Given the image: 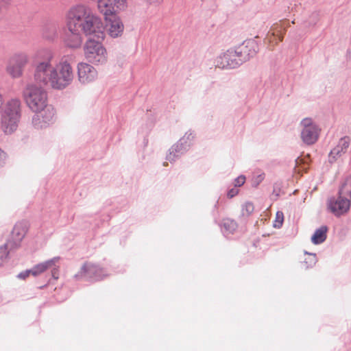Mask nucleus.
<instances>
[{
  "mask_svg": "<svg viewBox=\"0 0 351 351\" xmlns=\"http://www.w3.org/2000/svg\"><path fill=\"white\" fill-rule=\"evenodd\" d=\"M53 57V51L49 48H42L36 51L34 58L38 62L34 69V81L39 86H49L55 90H63L74 79L71 66L73 56H62L55 66L51 64Z\"/></svg>",
  "mask_w": 351,
  "mask_h": 351,
  "instance_id": "nucleus-1",
  "label": "nucleus"
},
{
  "mask_svg": "<svg viewBox=\"0 0 351 351\" xmlns=\"http://www.w3.org/2000/svg\"><path fill=\"white\" fill-rule=\"evenodd\" d=\"M21 102L19 99L8 101L1 111L0 128L5 134L13 133L21 117Z\"/></svg>",
  "mask_w": 351,
  "mask_h": 351,
  "instance_id": "nucleus-2",
  "label": "nucleus"
},
{
  "mask_svg": "<svg viewBox=\"0 0 351 351\" xmlns=\"http://www.w3.org/2000/svg\"><path fill=\"white\" fill-rule=\"evenodd\" d=\"M76 27V29L86 36L98 40L105 37L104 27L101 19L90 9Z\"/></svg>",
  "mask_w": 351,
  "mask_h": 351,
  "instance_id": "nucleus-3",
  "label": "nucleus"
},
{
  "mask_svg": "<svg viewBox=\"0 0 351 351\" xmlns=\"http://www.w3.org/2000/svg\"><path fill=\"white\" fill-rule=\"evenodd\" d=\"M39 84H29L23 90V98L34 112L43 110L47 105V93Z\"/></svg>",
  "mask_w": 351,
  "mask_h": 351,
  "instance_id": "nucleus-4",
  "label": "nucleus"
},
{
  "mask_svg": "<svg viewBox=\"0 0 351 351\" xmlns=\"http://www.w3.org/2000/svg\"><path fill=\"white\" fill-rule=\"evenodd\" d=\"M84 53L87 61L93 64H104L107 62V51L99 40L89 38L84 46Z\"/></svg>",
  "mask_w": 351,
  "mask_h": 351,
  "instance_id": "nucleus-5",
  "label": "nucleus"
},
{
  "mask_svg": "<svg viewBox=\"0 0 351 351\" xmlns=\"http://www.w3.org/2000/svg\"><path fill=\"white\" fill-rule=\"evenodd\" d=\"M28 62L29 57L26 53H15L8 60L6 71L12 77L19 78L23 75L24 68Z\"/></svg>",
  "mask_w": 351,
  "mask_h": 351,
  "instance_id": "nucleus-6",
  "label": "nucleus"
},
{
  "mask_svg": "<svg viewBox=\"0 0 351 351\" xmlns=\"http://www.w3.org/2000/svg\"><path fill=\"white\" fill-rule=\"evenodd\" d=\"M233 49V53L236 57L237 66L249 60L256 53L257 45L254 40H249L237 46Z\"/></svg>",
  "mask_w": 351,
  "mask_h": 351,
  "instance_id": "nucleus-7",
  "label": "nucleus"
},
{
  "mask_svg": "<svg viewBox=\"0 0 351 351\" xmlns=\"http://www.w3.org/2000/svg\"><path fill=\"white\" fill-rule=\"evenodd\" d=\"M90 8L84 4L78 3L71 6L65 13V23L66 27L76 29L80 21L88 13Z\"/></svg>",
  "mask_w": 351,
  "mask_h": 351,
  "instance_id": "nucleus-8",
  "label": "nucleus"
},
{
  "mask_svg": "<svg viewBox=\"0 0 351 351\" xmlns=\"http://www.w3.org/2000/svg\"><path fill=\"white\" fill-rule=\"evenodd\" d=\"M302 126L301 138L302 141L311 145L315 143L319 134L318 126L313 121L311 118H304L300 122Z\"/></svg>",
  "mask_w": 351,
  "mask_h": 351,
  "instance_id": "nucleus-9",
  "label": "nucleus"
},
{
  "mask_svg": "<svg viewBox=\"0 0 351 351\" xmlns=\"http://www.w3.org/2000/svg\"><path fill=\"white\" fill-rule=\"evenodd\" d=\"M103 14L106 22V30L108 35L112 38L121 36L124 31V25L121 18L116 15L115 12Z\"/></svg>",
  "mask_w": 351,
  "mask_h": 351,
  "instance_id": "nucleus-10",
  "label": "nucleus"
},
{
  "mask_svg": "<svg viewBox=\"0 0 351 351\" xmlns=\"http://www.w3.org/2000/svg\"><path fill=\"white\" fill-rule=\"evenodd\" d=\"M105 270L99 265L92 263L86 262L82 266L78 274L75 275L76 279L87 278L94 280H100L105 276Z\"/></svg>",
  "mask_w": 351,
  "mask_h": 351,
  "instance_id": "nucleus-11",
  "label": "nucleus"
},
{
  "mask_svg": "<svg viewBox=\"0 0 351 351\" xmlns=\"http://www.w3.org/2000/svg\"><path fill=\"white\" fill-rule=\"evenodd\" d=\"M62 42L64 46L70 49H80L83 43L82 33L75 28L66 27Z\"/></svg>",
  "mask_w": 351,
  "mask_h": 351,
  "instance_id": "nucleus-12",
  "label": "nucleus"
},
{
  "mask_svg": "<svg viewBox=\"0 0 351 351\" xmlns=\"http://www.w3.org/2000/svg\"><path fill=\"white\" fill-rule=\"evenodd\" d=\"M36 114L32 118V124L37 129H42L49 125L54 117V109L47 105L43 110L34 111Z\"/></svg>",
  "mask_w": 351,
  "mask_h": 351,
  "instance_id": "nucleus-13",
  "label": "nucleus"
},
{
  "mask_svg": "<svg viewBox=\"0 0 351 351\" xmlns=\"http://www.w3.org/2000/svg\"><path fill=\"white\" fill-rule=\"evenodd\" d=\"M28 230L27 223L25 221L17 222L12 231L11 237L8 241L10 250H16L21 247V242Z\"/></svg>",
  "mask_w": 351,
  "mask_h": 351,
  "instance_id": "nucleus-14",
  "label": "nucleus"
},
{
  "mask_svg": "<svg viewBox=\"0 0 351 351\" xmlns=\"http://www.w3.org/2000/svg\"><path fill=\"white\" fill-rule=\"evenodd\" d=\"M77 75L82 84H88L95 81L98 77L97 69L91 64L80 62L77 64Z\"/></svg>",
  "mask_w": 351,
  "mask_h": 351,
  "instance_id": "nucleus-15",
  "label": "nucleus"
},
{
  "mask_svg": "<svg viewBox=\"0 0 351 351\" xmlns=\"http://www.w3.org/2000/svg\"><path fill=\"white\" fill-rule=\"evenodd\" d=\"M350 203L346 198L338 195L337 198L331 197L328 201V209L335 216H341L346 213L350 207Z\"/></svg>",
  "mask_w": 351,
  "mask_h": 351,
  "instance_id": "nucleus-16",
  "label": "nucleus"
},
{
  "mask_svg": "<svg viewBox=\"0 0 351 351\" xmlns=\"http://www.w3.org/2000/svg\"><path fill=\"white\" fill-rule=\"evenodd\" d=\"M236 59L233 49L230 48L217 57L216 64L218 67L221 69H235L238 67Z\"/></svg>",
  "mask_w": 351,
  "mask_h": 351,
  "instance_id": "nucleus-17",
  "label": "nucleus"
},
{
  "mask_svg": "<svg viewBox=\"0 0 351 351\" xmlns=\"http://www.w3.org/2000/svg\"><path fill=\"white\" fill-rule=\"evenodd\" d=\"M58 28L59 25L57 22L47 21L41 27V35L45 40H54L58 37Z\"/></svg>",
  "mask_w": 351,
  "mask_h": 351,
  "instance_id": "nucleus-18",
  "label": "nucleus"
},
{
  "mask_svg": "<svg viewBox=\"0 0 351 351\" xmlns=\"http://www.w3.org/2000/svg\"><path fill=\"white\" fill-rule=\"evenodd\" d=\"M184 143L185 138H182L176 144L172 145L169 149V153L166 157L167 160L170 162H173L177 158L184 154L188 146L185 145Z\"/></svg>",
  "mask_w": 351,
  "mask_h": 351,
  "instance_id": "nucleus-19",
  "label": "nucleus"
},
{
  "mask_svg": "<svg viewBox=\"0 0 351 351\" xmlns=\"http://www.w3.org/2000/svg\"><path fill=\"white\" fill-rule=\"evenodd\" d=\"M350 145V139L348 136L341 138L338 144L329 154V162H333L342 153H345Z\"/></svg>",
  "mask_w": 351,
  "mask_h": 351,
  "instance_id": "nucleus-20",
  "label": "nucleus"
},
{
  "mask_svg": "<svg viewBox=\"0 0 351 351\" xmlns=\"http://www.w3.org/2000/svg\"><path fill=\"white\" fill-rule=\"evenodd\" d=\"M60 260V257H54L45 262L38 263L32 268V275L34 276H39L44 273L48 269L51 268Z\"/></svg>",
  "mask_w": 351,
  "mask_h": 351,
  "instance_id": "nucleus-21",
  "label": "nucleus"
},
{
  "mask_svg": "<svg viewBox=\"0 0 351 351\" xmlns=\"http://www.w3.org/2000/svg\"><path fill=\"white\" fill-rule=\"evenodd\" d=\"M338 195L351 202V176L344 178L340 186Z\"/></svg>",
  "mask_w": 351,
  "mask_h": 351,
  "instance_id": "nucleus-22",
  "label": "nucleus"
},
{
  "mask_svg": "<svg viewBox=\"0 0 351 351\" xmlns=\"http://www.w3.org/2000/svg\"><path fill=\"white\" fill-rule=\"evenodd\" d=\"M328 228L326 226H322L315 230L311 237V241L313 244L317 245L322 243L327 237Z\"/></svg>",
  "mask_w": 351,
  "mask_h": 351,
  "instance_id": "nucleus-23",
  "label": "nucleus"
},
{
  "mask_svg": "<svg viewBox=\"0 0 351 351\" xmlns=\"http://www.w3.org/2000/svg\"><path fill=\"white\" fill-rule=\"evenodd\" d=\"M221 226L223 232L226 234H233L238 227L237 223L229 218L223 219Z\"/></svg>",
  "mask_w": 351,
  "mask_h": 351,
  "instance_id": "nucleus-24",
  "label": "nucleus"
},
{
  "mask_svg": "<svg viewBox=\"0 0 351 351\" xmlns=\"http://www.w3.org/2000/svg\"><path fill=\"white\" fill-rule=\"evenodd\" d=\"M254 210V206L252 202H247L242 205L241 215L247 217L252 214Z\"/></svg>",
  "mask_w": 351,
  "mask_h": 351,
  "instance_id": "nucleus-25",
  "label": "nucleus"
},
{
  "mask_svg": "<svg viewBox=\"0 0 351 351\" xmlns=\"http://www.w3.org/2000/svg\"><path fill=\"white\" fill-rule=\"evenodd\" d=\"M14 250H10L9 242L7 241L6 243L0 247V259L2 261L6 260L8 258L10 252Z\"/></svg>",
  "mask_w": 351,
  "mask_h": 351,
  "instance_id": "nucleus-26",
  "label": "nucleus"
},
{
  "mask_svg": "<svg viewBox=\"0 0 351 351\" xmlns=\"http://www.w3.org/2000/svg\"><path fill=\"white\" fill-rule=\"evenodd\" d=\"M307 254V252H305ZM308 257L304 261L306 268L311 267L315 265L317 262V258L315 254H308Z\"/></svg>",
  "mask_w": 351,
  "mask_h": 351,
  "instance_id": "nucleus-27",
  "label": "nucleus"
},
{
  "mask_svg": "<svg viewBox=\"0 0 351 351\" xmlns=\"http://www.w3.org/2000/svg\"><path fill=\"white\" fill-rule=\"evenodd\" d=\"M284 221V214L282 211H278L276 214V218L274 221V226L277 228H280Z\"/></svg>",
  "mask_w": 351,
  "mask_h": 351,
  "instance_id": "nucleus-28",
  "label": "nucleus"
},
{
  "mask_svg": "<svg viewBox=\"0 0 351 351\" xmlns=\"http://www.w3.org/2000/svg\"><path fill=\"white\" fill-rule=\"evenodd\" d=\"M245 177L243 176H240L234 180V186H241L245 183Z\"/></svg>",
  "mask_w": 351,
  "mask_h": 351,
  "instance_id": "nucleus-29",
  "label": "nucleus"
},
{
  "mask_svg": "<svg viewBox=\"0 0 351 351\" xmlns=\"http://www.w3.org/2000/svg\"><path fill=\"white\" fill-rule=\"evenodd\" d=\"M7 160V154L0 148V166H3Z\"/></svg>",
  "mask_w": 351,
  "mask_h": 351,
  "instance_id": "nucleus-30",
  "label": "nucleus"
},
{
  "mask_svg": "<svg viewBox=\"0 0 351 351\" xmlns=\"http://www.w3.org/2000/svg\"><path fill=\"white\" fill-rule=\"evenodd\" d=\"M264 178H265L264 174H260V175L257 176L254 180L253 184L255 186H257L264 180Z\"/></svg>",
  "mask_w": 351,
  "mask_h": 351,
  "instance_id": "nucleus-31",
  "label": "nucleus"
},
{
  "mask_svg": "<svg viewBox=\"0 0 351 351\" xmlns=\"http://www.w3.org/2000/svg\"><path fill=\"white\" fill-rule=\"evenodd\" d=\"M32 274V269H28V270H26V271H24L23 272H21L19 275H18V278H21V279H25L27 277H28L29 276V274Z\"/></svg>",
  "mask_w": 351,
  "mask_h": 351,
  "instance_id": "nucleus-32",
  "label": "nucleus"
},
{
  "mask_svg": "<svg viewBox=\"0 0 351 351\" xmlns=\"http://www.w3.org/2000/svg\"><path fill=\"white\" fill-rule=\"evenodd\" d=\"M239 193V190L237 189H231L228 191L227 195L229 198H232L237 195Z\"/></svg>",
  "mask_w": 351,
  "mask_h": 351,
  "instance_id": "nucleus-33",
  "label": "nucleus"
},
{
  "mask_svg": "<svg viewBox=\"0 0 351 351\" xmlns=\"http://www.w3.org/2000/svg\"><path fill=\"white\" fill-rule=\"evenodd\" d=\"M193 135L192 134V132H186L184 136L182 137V138H185V143H184V145H188L189 146V145H186L187 144V141H191V139L193 138Z\"/></svg>",
  "mask_w": 351,
  "mask_h": 351,
  "instance_id": "nucleus-34",
  "label": "nucleus"
},
{
  "mask_svg": "<svg viewBox=\"0 0 351 351\" xmlns=\"http://www.w3.org/2000/svg\"><path fill=\"white\" fill-rule=\"evenodd\" d=\"M144 1L147 3H148L149 5H159L162 2V0H144Z\"/></svg>",
  "mask_w": 351,
  "mask_h": 351,
  "instance_id": "nucleus-35",
  "label": "nucleus"
},
{
  "mask_svg": "<svg viewBox=\"0 0 351 351\" xmlns=\"http://www.w3.org/2000/svg\"><path fill=\"white\" fill-rule=\"evenodd\" d=\"M3 97H2V95L0 94V107L2 106L3 104Z\"/></svg>",
  "mask_w": 351,
  "mask_h": 351,
  "instance_id": "nucleus-36",
  "label": "nucleus"
},
{
  "mask_svg": "<svg viewBox=\"0 0 351 351\" xmlns=\"http://www.w3.org/2000/svg\"><path fill=\"white\" fill-rule=\"evenodd\" d=\"M288 26H289V25H288V24H286V25H285L284 24H283V25H282V27H283V28H284V29H285Z\"/></svg>",
  "mask_w": 351,
  "mask_h": 351,
  "instance_id": "nucleus-37",
  "label": "nucleus"
},
{
  "mask_svg": "<svg viewBox=\"0 0 351 351\" xmlns=\"http://www.w3.org/2000/svg\"><path fill=\"white\" fill-rule=\"evenodd\" d=\"M279 40H280V41H282V36H280V37L279 38Z\"/></svg>",
  "mask_w": 351,
  "mask_h": 351,
  "instance_id": "nucleus-38",
  "label": "nucleus"
}]
</instances>
